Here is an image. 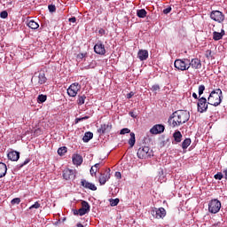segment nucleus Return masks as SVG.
Wrapping results in <instances>:
<instances>
[{
  "instance_id": "obj_1",
  "label": "nucleus",
  "mask_w": 227,
  "mask_h": 227,
  "mask_svg": "<svg viewBox=\"0 0 227 227\" xmlns=\"http://www.w3.org/2000/svg\"><path fill=\"white\" fill-rule=\"evenodd\" d=\"M191 118V114L187 110H178L174 112L168 118L169 125L172 127H180L184 123H187Z\"/></svg>"
},
{
  "instance_id": "obj_2",
  "label": "nucleus",
  "mask_w": 227,
  "mask_h": 227,
  "mask_svg": "<svg viewBox=\"0 0 227 227\" xmlns=\"http://www.w3.org/2000/svg\"><path fill=\"white\" fill-rule=\"evenodd\" d=\"M221 102H223V90L216 89L209 94L207 104L217 107V106H221Z\"/></svg>"
},
{
  "instance_id": "obj_3",
  "label": "nucleus",
  "mask_w": 227,
  "mask_h": 227,
  "mask_svg": "<svg viewBox=\"0 0 227 227\" xmlns=\"http://www.w3.org/2000/svg\"><path fill=\"white\" fill-rule=\"evenodd\" d=\"M174 67L181 72H185L191 68V60L189 59H177L174 62Z\"/></svg>"
},
{
  "instance_id": "obj_4",
  "label": "nucleus",
  "mask_w": 227,
  "mask_h": 227,
  "mask_svg": "<svg viewBox=\"0 0 227 227\" xmlns=\"http://www.w3.org/2000/svg\"><path fill=\"white\" fill-rule=\"evenodd\" d=\"M137 155L138 159H152L153 157V151L148 146H142L137 150Z\"/></svg>"
},
{
  "instance_id": "obj_5",
  "label": "nucleus",
  "mask_w": 227,
  "mask_h": 227,
  "mask_svg": "<svg viewBox=\"0 0 227 227\" xmlns=\"http://www.w3.org/2000/svg\"><path fill=\"white\" fill-rule=\"evenodd\" d=\"M221 210V201L217 199H214L208 203V212L210 214H217Z\"/></svg>"
},
{
  "instance_id": "obj_6",
  "label": "nucleus",
  "mask_w": 227,
  "mask_h": 227,
  "mask_svg": "<svg viewBox=\"0 0 227 227\" xmlns=\"http://www.w3.org/2000/svg\"><path fill=\"white\" fill-rule=\"evenodd\" d=\"M151 215L154 219H164L166 217V209L164 207H153Z\"/></svg>"
},
{
  "instance_id": "obj_7",
  "label": "nucleus",
  "mask_w": 227,
  "mask_h": 227,
  "mask_svg": "<svg viewBox=\"0 0 227 227\" xmlns=\"http://www.w3.org/2000/svg\"><path fill=\"white\" fill-rule=\"evenodd\" d=\"M198 113H207L208 109V103L207 102V98L201 97L199 98L197 103Z\"/></svg>"
},
{
  "instance_id": "obj_8",
  "label": "nucleus",
  "mask_w": 227,
  "mask_h": 227,
  "mask_svg": "<svg viewBox=\"0 0 227 227\" xmlns=\"http://www.w3.org/2000/svg\"><path fill=\"white\" fill-rule=\"evenodd\" d=\"M210 19L215 20V22L221 24L222 22H224V14L221 11H212L210 12Z\"/></svg>"
},
{
  "instance_id": "obj_9",
  "label": "nucleus",
  "mask_w": 227,
  "mask_h": 227,
  "mask_svg": "<svg viewBox=\"0 0 227 227\" xmlns=\"http://www.w3.org/2000/svg\"><path fill=\"white\" fill-rule=\"evenodd\" d=\"M31 82H37V84L39 85L45 84V82H47V77L45 76V73L41 72L38 74V75L35 74L31 79Z\"/></svg>"
},
{
  "instance_id": "obj_10",
  "label": "nucleus",
  "mask_w": 227,
  "mask_h": 227,
  "mask_svg": "<svg viewBox=\"0 0 227 227\" xmlns=\"http://www.w3.org/2000/svg\"><path fill=\"white\" fill-rule=\"evenodd\" d=\"M81 90L78 82L72 83L67 89V95L69 97H77V93Z\"/></svg>"
},
{
  "instance_id": "obj_11",
  "label": "nucleus",
  "mask_w": 227,
  "mask_h": 227,
  "mask_svg": "<svg viewBox=\"0 0 227 227\" xmlns=\"http://www.w3.org/2000/svg\"><path fill=\"white\" fill-rule=\"evenodd\" d=\"M94 52L96 54H99V56H105L106 54V46L104 43H102V41H98L95 45H94Z\"/></svg>"
},
{
  "instance_id": "obj_12",
  "label": "nucleus",
  "mask_w": 227,
  "mask_h": 227,
  "mask_svg": "<svg viewBox=\"0 0 227 227\" xmlns=\"http://www.w3.org/2000/svg\"><path fill=\"white\" fill-rule=\"evenodd\" d=\"M111 178V168H107L104 174L99 176V184L100 185H106V183Z\"/></svg>"
},
{
  "instance_id": "obj_13",
  "label": "nucleus",
  "mask_w": 227,
  "mask_h": 227,
  "mask_svg": "<svg viewBox=\"0 0 227 227\" xmlns=\"http://www.w3.org/2000/svg\"><path fill=\"white\" fill-rule=\"evenodd\" d=\"M90 208L91 207L90 206V203H88V201H82V207L78 209L79 215H86V214L90 212Z\"/></svg>"
},
{
  "instance_id": "obj_14",
  "label": "nucleus",
  "mask_w": 227,
  "mask_h": 227,
  "mask_svg": "<svg viewBox=\"0 0 227 227\" xmlns=\"http://www.w3.org/2000/svg\"><path fill=\"white\" fill-rule=\"evenodd\" d=\"M112 129H113V124L111 122H108L107 124H102L100 128L98 129V132L99 136H103V134L111 132Z\"/></svg>"
},
{
  "instance_id": "obj_15",
  "label": "nucleus",
  "mask_w": 227,
  "mask_h": 227,
  "mask_svg": "<svg viewBox=\"0 0 227 227\" xmlns=\"http://www.w3.org/2000/svg\"><path fill=\"white\" fill-rule=\"evenodd\" d=\"M63 178L64 180H75V170L74 169H65L63 171Z\"/></svg>"
},
{
  "instance_id": "obj_16",
  "label": "nucleus",
  "mask_w": 227,
  "mask_h": 227,
  "mask_svg": "<svg viewBox=\"0 0 227 227\" xmlns=\"http://www.w3.org/2000/svg\"><path fill=\"white\" fill-rule=\"evenodd\" d=\"M164 130H166V127H164V125L156 124L150 129V132L151 134L157 135V134H162Z\"/></svg>"
},
{
  "instance_id": "obj_17",
  "label": "nucleus",
  "mask_w": 227,
  "mask_h": 227,
  "mask_svg": "<svg viewBox=\"0 0 227 227\" xmlns=\"http://www.w3.org/2000/svg\"><path fill=\"white\" fill-rule=\"evenodd\" d=\"M81 185L84 189H89L90 191H97V185H95L93 183L86 181V179H82Z\"/></svg>"
},
{
  "instance_id": "obj_18",
  "label": "nucleus",
  "mask_w": 227,
  "mask_h": 227,
  "mask_svg": "<svg viewBox=\"0 0 227 227\" xmlns=\"http://www.w3.org/2000/svg\"><path fill=\"white\" fill-rule=\"evenodd\" d=\"M7 157L10 160H12L13 162H17V160L20 159V153L17 151H12L7 154Z\"/></svg>"
},
{
  "instance_id": "obj_19",
  "label": "nucleus",
  "mask_w": 227,
  "mask_h": 227,
  "mask_svg": "<svg viewBox=\"0 0 227 227\" xmlns=\"http://www.w3.org/2000/svg\"><path fill=\"white\" fill-rule=\"evenodd\" d=\"M190 67L195 70H200V68H201V60H200V59H192L190 61Z\"/></svg>"
},
{
  "instance_id": "obj_20",
  "label": "nucleus",
  "mask_w": 227,
  "mask_h": 227,
  "mask_svg": "<svg viewBox=\"0 0 227 227\" xmlns=\"http://www.w3.org/2000/svg\"><path fill=\"white\" fill-rule=\"evenodd\" d=\"M137 58L140 61H146L148 59V51L139 50L137 52Z\"/></svg>"
},
{
  "instance_id": "obj_21",
  "label": "nucleus",
  "mask_w": 227,
  "mask_h": 227,
  "mask_svg": "<svg viewBox=\"0 0 227 227\" xmlns=\"http://www.w3.org/2000/svg\"><path fill=\"white\" fill-rule=\"evenodd\" d=\"M72 160L74 166H81L82 164V156L81 154H73Z\"/></svg>"
},
{
  "instance_id": "obj_22",
  "label": "nucleus",
  "mask_w": 227,
  "mask_h": 227,
  "mask_svg": "<svg viewBox=\"0 0 227 227\" xmlns=\"http://www.w3.org/2000/svg\"><path fill=\"white\" fill-rule=\"evenodd\" d=\"M225 35L224 29H222L221 32H213V40L215 42H219V40H223V36Z\"/></svg>"
},
{
  "instance_id": "obj_23",
  "label": "nucleus",
  "mask_w": 227,
  "mask_h": 227,
  "mask_svg": "<svg viewBox=\"0 0 227 227\" xmlns=\"http://www.w3.org/2000/svg\"><path fill=\"white\" fill-rule=\"evenodd\" d=\"M173 137H174V141H175L176 145H177V143H182L183 136L179 130L173 133Z\"/></svg>"
},
{
  "instance_id": "obj_24",
  "label": "nucleus",
  "mask_w": 227,
  "mask_h": 227,
  "mask_svg": "<svg viewBox=\"0 0 227 227\" xmlns=\"http://www.w3.org/2000/svg\"><path fill=\"white\" fill-rule=\"evenodd\" d=\"M8 171V168L6 164L0 162V178L6 176V172Z\"/></svg>"
},
{
  "instance_id": "obj_25",
  "label": "nucleus",
  "mask_w": 227,
  "mask_h": 227,
  "mask_svg": "<svg viewBox=\"0 0 227 227\" xmlns=\"http://www.w3.org/2000/svg\"><path fill=\"white\" fill-rule=\"evenodd\" d=\"M90 139H93V133L91 131L85 132L82 137L83 143H89Z\"/></svg>"
},
{
  "instance_id": "obj_26",
  "label": "nucleus",
  "mask_w": 227,
  "mask_h": 227,
  "mask_svg": "<svg viewBox=\"0 0 227 227\" xmlns=\"http://www.w3.org/2000/svg\"><path fill=\"white\" fill-rule=\"evenodd\" d=\"M129 136H130V138L129 139L128 143L130 148H133L134 145H136V134L134 132H131Z\"/></svg>"
},
{
  "instance_id": "obj_27",
  "label": "nucleus",
  "mask_w": 227,
  "mask_h": 227,
  "mask_svg": "<svg viewBox=\"0 0 227 227\" xmlns=\"http://www.w3.org/2000/svg\"><path fill=\"white\" fill-rule=\"evenodd\" d=\"M27 26L30 27V29H38L40 27V25L35 21V20H31L27 22Z\"/></svg>"
},
{
  "instance_id": "obj_28",
  "label": "nucleus",
  "mask_w": 227,
  "mask_h": 227,
  "mask_svg": "<svg viewBox=\"0 0 227 227\" xmlns=\"http://www.w3.org/2000/svg\"><path fill=\"white\" fill-rule=\"evenodd\" d=\"M191 143H192V141L191 140V138H185L181 146L183 148V150H187V148H189V146H191Z\"/></svg>"
},
{
  "instance_id": "obj_29",
  "label": "nucleus",
  "mask_w": 227,
  "mask_h": 227,
  "mask_svg": "<svg viewBox=\"0 0 227 227\" xmlns=\"http://www.w3.org/2000/svg\"><path fill=\"white\" fill-rule=\"evenodd\" d=\"M148 12H146V10L145 9H140L137 11V15L139 19H145L146 17Z\"/></svg>"
},
{
  "instance_id": "obj_30",
  "label": "nucleus",
  "mask_w": 227,
  "mask_h": 227,
  "mask_svg": "<svg viewBox=\"0 0 227 227\" xmlns=\"http://www.w3.org/2000/svg\"><path fill=\"white\" fill-rule=\"evenodd\" d=\"M47 100V95L40 94L37 97V102L38 104H43Z\"/></svg>"
},
{
  "instance_id": "obj_31",
  "label": "nucleus",
  "mask_w": 227,
  "mask_h": 227,
  "mask_svg": "<svg viewBox=\"0 0 227 227\" xmlns=\"http://www.w3.org/2000/svg\"><path fill=\"white\" fill-rule=\"evenodd\" d=\"M86 101V95L78 96L77 104L78 106H83Z\"/></svg>"
},
{
  "instance_id": "obj_32",
  "label": "nucleus",
  "mask_w": 227,
  "mask_h": 227,
  "mask_svg": "<svg viewBox=\"0 0 227 227\" xmlns=\"http://www.w3.org/2000/svg\"><path fill=\"white\" fill-rule=\"evenodd\" d=\"M109 202L111 207H117L118 203H120V199H110Z\"/></svg>"
},
{
  "instance_id": "obj_33",
  "label": "nucleus",
  "mask_w": 227,
  "mask_h": 227,
  "mask_svg": "<svg viewBox=\"0 0 227 227\" xmlns=\"http://www.w3.org/2000/svg\"><path fill=\"white\" fill-rule=\"evenodd\" d=\"M96 67H97V61H92L88 66L85 67V70H90V68H95Z\"/></svg>"
},
{
  "instance_id": "obj_34",
  "label": "nucleus",
  "mask_w": 227,
  "mask_h": 227,
  "mask_svg": "<svg viewBox=\"0 0 227 227\" xmlns=\"http://www.w3.org/2000/svg\"><path fill=\"white\" fill-rule=\"evenodd\" d=\"M58 153L59 155H65L67 153V147L63 146V147H59L58 149Z\"/></svg>"
},
{
  "instance_id": "obj_35",
  "label": "nucleus",
  "mask_w": 227,
  "mask_h": 227,
  "mask_svg": "<svg viewBox=\"0 0 227 227\" xmlns=\"http://www.w3.org/2000/svg\"><path fill=\"white\" fill-rule=\"evenodd\" d=\"M130 129L129 128H123L122 129H121L120 134L121 135H124V134H130Z\"/></svg>"
},
{
  "instance_id": "obj_36",
  "label": "nucleus",
  "mask_w": 227,
  "mask_h": 227,
  "mask_svg": "<svg viewBox=\"0 0 227 227\" xmlns=\"http://www.w3.org/2000/svg\"><path fill=\"white\" fill-rule=\"evenodd\" d=\"M12 205H19L20 203V198H14L11 201Z\"/></svg>"
},
{
  "instance_id": "obj_37",
  "label": "nucleus",
  "mask_w": 227,
  "mask_h": 227,
  "mask_svg": "<svg viewBox=\"0 0 227 227\" xmlns=\"http://www.w3.org/2000/svg\"><path fill=\"white\" fill-rule=\"evenodd\" d=\"M48 9H49V12H50L51 13H54V12H56V5H54V4H50V5H48Z\"/></svg>"
},
{
  "instance_id": "obj_38",
  "label": "nucleus",
  "mask_w": 227,
  "mask_h": 227,
  "mask_svg": "<svg viewBox=\"0 0 227 227\" xmlns=\"http://www.w3.org/2000/svg\"><path fill=\"white\" fill-rule=\"evenodd\" d=\"M205 91V85H200L199 86V96L201 97V95L204 93Z\"/></svg>"
},
{
  "instance_id": "obj_39",
  "label": "nucleus",
  "mask_w": 227,
  "mask_h": 227,
  "mask_svg": "<svg viewBox=\"0 0 227 227\" xmlns=\"http://www.w3.org/2000/svg\"><path fill=\"white\" fill-rule=\"evenodd\" d=\"M1 19H8V12L3 11L0 12Z\"/></svg>"
},
{
  "instance_id": "obj_40",
  "label": "nucleus",
  "mask_w": 227,
  "mask_h": 227,
  "mask_svg": "<svg viewBox=\"0 0 227 227\" xmlns=\"http://www.w3.org/2000/svg\"><path fill=\"white\" fill-rule=\"evenodd\" d=\"M223 173H221V172H218L217 174H215V176H214V178L215 179V180H223Z\"/></svg>"
},
{
  "instance_id": "obj_41",
  "label": "nucleus",
  "mask_w": 227,
  "mask_h": 227,
  "mask_svg": "<svg viewBox=\"0 0 227 227\" xmlns=\"http://www.w3.org/2000/svg\"><path fill=\"white\" fill-rule=\"evenodd\" d=\"M41 205L38 203V201L35 202L32 206L29 207V210H33V208H40Z\"/></svg>"
},
{
  "instance_id": "obj_42",
  "label": "nucleus",
  "mask_w": 227,
  "mask_h": 227,
  "mask_svg": "<svg viewBox=\"0 0 227 227\" xmlns=\"http://www.w3.org/2000/svg\"><path fill=\"white\" fill-rule=\"evenodd\" d=\"M90 171L91 176H97V171L98 170H97V168H95L94 167H91Z\"/></svg>"
},
{
  "instance_id": "obj_43",
  "label": "nucleus",
  "mask_w": 227,
  "mask_h": 227,
  "mask_svg": "<svg viewBox=\"0 0 227 227\" xmlns=\"http://www.w3.org/2000/svg\"><path fill=\"white\" fill-rule=\"evenodd\" d=\"M31 162V160L29 158L26 159L23 163L20 165V168H24V166L29 164Z\"/></svg>"
},
{
  "instance_id": "obj_44",
  "label": "nucleus",
  "mask_w": 227,
  "mask_h": 227,
  "mask_svg": "<svg viewBox=\"0 0 227 227\" xmlns=\"http://www.w3.org/2000/svg\"><path fill=\"white\" fill-rule=\"evenodd\" d=\"M151 90L152 91H159V90H160V86H159V84H154L152 86Z\"/></svg>"
},
{
  "instance_id": "obj_45",
  "label": "nucleus",
  "mask_w": 227,
  "mask_h": 227,
  "mask_svg": "<svg viewBox=\"0 0 227 227\" xmlns=\"http://www.w3.org/2000/svg\"><path fill=\"white\" fill-rule=\"evenodd\" d=\"M171 10H172L171 6H168L166 9H164L163 10L164 15H168V13H171Z\"/></svg>"
},
{
  "instance_id": "obj_46",
  "label": "nucleus",
  "mask_w": 227,
  "mask_h": 227,
  "mask_svg": "<svg viewBox=\"0 0 227 227\" xmlns=\"http://www.w3.org/2000/svg\"><path fill=\"white\" fill-rule=\"evenodd\" d=\"M33 133L35 134V136H38L39 134H42V129L40 128H37L33 131Z\"/></svg>"
},
{
  "instance_id": "obj_47",
  "label": "nucleus",
  "mask_w": 227,
  "mask_h": 227,
  "mask_svg": "<svg viewBox=\"0 0 227 227\" xmlns=\"http://www.w3.org/2000/svg\"><path fill=\"white\" fill-rule=\"evenodd\" d=\"M98 34L101 35V36H104V35H106V30L104 28H100L98 30Z\"/></svg>"
},
{
  "instance_id": "obj_48",
  "label": "nucleus",
  "mask_w": 227,
  "mask_h": 227,
  "mask_svg": "<svg viewBox=\"0 0 227 227\" xmlns=\"http://www.w3.org/2000/svg\"><path fill=\"white\" fill-rule=\"evenodd\" d=\"M69 22H72L73 24H74V22H77V19L75 17H72V18H69Z\"/></svg>"
},
{
  "instance_id": "obj_49",
  "label": "nucleus",
  "mask_w": 227,
  "mask_h": 227,
  "mask_svg": "<svg viewBox=\"0 0 227 227\" xmlns=\"http://www.w3.org/2000/svg\"><path fill=\"white\" fill-rule=\"evenodd\" d=\"M126 97H127V98H132L134 97V92L131 91V92L128 93Z\"/></svg>"
},
{
  "instance_id": "obj_50",
  "label": "nucleus",
  "mask_w": 227,
  "mask_h": 227,
  "mask_svg": "<svg viewBox=\"0 0 227 227\" xmlns=\"http://www.w3.org/2000/svg\"><path fill=\"white\" fill-rule=\"evenodd\" d=\"M93 168H94L95 169H97V171H98V169H100V163H96V164L93 166Z\"/></svg>"
},
{
  "instance_id": "obj_51",
  "label": "nucleus",
  "mask_w": 227,
  "mask_h": 227,
  "mask_svg": "<svg viewBox=\"0 0 227 227\" xmlns=\"http://www.w3.org/2000/svg\"><path fill=\"white\" fill-rule=\"evenodd\" d=\"M129 116H131V118H137V115L134 114V112H129Z\"/></svg>"
},
{
  "instance_id": "obj_52",
  "label": "nucleus",
  "mask_w": 227,
  "mask_h": 227,
  "mask_svg": "<svg viewBox=\"0 0 227 227\" xmlns=\"http://www.w3.org/2000/svg\"><path fill=\"white\" fill-rule=\"evenodd\" d=\"M115 176H116L117 178H121V173L116 172V173H115Z\"/></svg>"
},
{
  "instance_id": "obj_53",
  "label": "nucleus",
  "mask_w": 227,
  "mask_h": 227,
  "mask_svg": "<svg viewBox=\"0 0 227 227\" xmlns=\"http://www.w3.org/2000/svg\"><path fill=\"white\" fill-rule=\"evenodd\" d=\"M74 215H79V209H74Z\"/></svg>"
},
{
  "instance_id": "obj_54",
  "label": "nucleus",
  "mask_w": 227,
  "mask_h": 227,
  "mask_svg": "<svg viewBox=\"0 0 227 227\" xmlns=\"http://www.w3.org/2000/svg\"><path fill=\"white\" fill-rule=\"evenodd\" d=\"M224 178L227 180V168L223 169Z\"/></svg>"
},
{
  "instance_id": "obj_55",
  "label": "nucleus",
  "mask_w": 227,
  "mask_h": 227,
  "mask_svg": "<svg viewBox=\"0 0 227 227\" xmlns=\"http://www.w3.org/2000/svg\"><path fill=\"white\" fill-rule=\"evenodd\" d=\"M192 97L193 98H195L196 100H198V94H196V92L192 93Z\"/></svg>"
},
{
  "instance_id": "obj_56",
  "label": "nucleus",
  "mask_w": 227,
  "mask_h": 227,
  "mask_svg": "<svg viewBox=\"0 0 227 227\" xmlns=\"http://www.w3.org/2000/svg\"><path fill=\"white\" fill-rule=\"evenodd\" d=\"M79 121H82V118H76L75 119V123H79Z\"/></svg>"
},
{
  "instance_id": "obj_57",
  "label": "nucleus",
  "mask_w": 227,
  "mask_h": 227,
  "mask_svg": "<svg viewBox=\"0 0 227 227\" xmlns=\"http://www.w3.org/2000/svg\"><path fill=\"white\" fill-rule=\"evenodd\" d=\"M82 118V121H84V120H88L90 118V116H84V117H81Z\"/></svg>"
},
{
  "instance_id": "obj_58",
  "label": "nucleus",
  "mask_w": 227,
  "mask_h": 227,
  "mask_svg": "<svg viewBox=\"0 0 227 227\" xmlns=\"http://www.w3.org/2000/svg\"><path fill=\"white\" fill-rule=\"evenodd\" d=\"M76 226L77 227H84V225H82V223H77Z\"/></svg>"
},
{
  "instance_id": "obj_59",
  "label": "nucleus",
  "mask_w": 227,
  "mask_h": 227,
  "mask_svg": "<svg viewBox=\"0 0 227 227\" xmlns=\"http://www.w3.org/2000/svg\"><path fill=\"white\" fill-rule=\"evenodd\" d=\"M65 221H67V218H66V217H64V218L62 219V222H63V223H65Z\"/></svg>"
},
{
  "instance_id": "obj_60",
  "label": "nucleus",
  "mask_w": 227,
  "mask_h": 227,
  "mask_svg": "<svg viewBox=\"0 0 227 227\" xmlns=\"http://www.w3.org/2000/svg\"><path fill=\"white\" fill-rule=\"evenodd\" d=\"M106 1H109V0H106Z\"/></svg>"
}]
</instances>
